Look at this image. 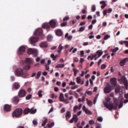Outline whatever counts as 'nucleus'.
I'll return each instance as SVG.
<instances>
[{"instance_id": "7ed1b4c3", "label": "nucleus", "mask_w": 128, "mask_h": 128, "mask_svg": "<svg viewBox=\"0 0 128 128\" xmlns=\"http://www.w3.org/2000/svg\"><path fill=\"white\" fill-rule=\"evenodd\" d=\"M16 74L17 76H22L26 78V76H28V73L27 72H24V70L22 68H18L16 71Z\"/></svg>"}, {"instance_id": "f3484780", "label": "nucleus", "mask_w": 128, "mask_h": 128, "mask_svg": "<svg viewBox=\"0 0 128 128\" xmlns=\"http://www.w3.org/2000/svg\"><path fill=\"white\" fill-rule=\"evenodd\" d=\"M82 109V110H84V112L86 114H92V112H90V110L86 108V106H83Z\"/></svg>"}, {"instance_id": "4c0bfd02", "label": "nucleus", "mask_w": 128, "mask_h": 128, "mask_svg": "<svg viewBox=\"0 0 128 128\" xmlns=\"http://www.w3.org/2000/svg\"><path fill=\"white\" fill-rule=\"evenodd\" d=\"M88 94V96H92V91H86L85 92V96Z\"/></svg>"}, {"instance_id": "864d4df0", "label": "nucleus", "mask_w": 128, "mask_h": 128, "mask_svg": "<svg viewBox=\"0 0 128 128\" xmlns=\"http://www.w3.org/2000/svg\"><path fill=\"white\" fill-rule=\"evenodd\" d=\"M78 85H76L74 86H72L70 88L71 90H76V88H78Z\"/></svg>"}, {"instance_id": "3c124183", "label": "nucleus", "mask_w": 128, "mask_h": 128, "mask_svg": "<svg viewBox=\"0 0 128 128\" xmlns=\"http://www.w3.org/2000/svg\"><path fill=\"white\" fill-rule=\"evenodd\" d=\"M45 67H46V70H50V66L48 64H45Z\"/></svg>"}, {"instance_id": "a18cd8bd", "label": "nucleus", "mask_w": 128, "mask_h": 128, "mask_svg": "<svg viewBox=\"0 0 128 128\" xmlns=\"http://www.w3.org/2000/svg\"><path fill=\"white\" fill-rule=\"evenodd\" d=\"M97 120L98 122H102V120H103L102 117V116L98 117Z\"/></svg>"}, {"instance_id": "a211bd4d", "label": "nucleus", "mask_w": 128, "mask_h": 128, "mask_svg": "<svg viewBox=\"0 0 128 128\" xmlns=\"http://www.w3.org/2000/svg\"><path fill=\"white\" fill-rule=\"evenodd\" d=\"M110 82L111 84L114 86H116V78H110Z\"/></svg>"}, {"instance_id": "5fc2aeb1", "label": "nucleus", "mask_w": 128, "mask_h": 128, "mask_svg": "<svg viewBox=\"0 0 128 128\" xmlns=\"http://www.w3.org/2000/svg\"><path fill=\"white\" fill-rule=\"evenodd\" d=\"M92 12H96V6H94V5L92 6Z\"/></svg>"}, {"instance_id": "6ab92c4d", "label": "nucleus", "mask_w": 128, "mask_h": 128, "mask_svg": "<svg viewBox=\"0 0 128 128\" xmlns=\"http://www.w3.org/2000/svg\"><path fill=\"white\" fill-rule=\"evenodd\" d=\"M103 54H104V52L102 51V50H97L96 54L98 56L97 58H100V56H102Z\"/></svg>"}, {"instance_id": "b1692460", "label": "nucleus", "mask_w": 128, "mask_h": 128, "mask_svg": "<svg viewBox=\"0 0 128 128\" xmlns=\"http://www.w3.org/2000/svg\"><path fill=\"white\" fill-rule=\"evenodd\" d=\"M40 48H48V43L44 42L40 44Z\"/></svg>"}, {"instance_id": "37998d69", "label": "nucleus", "mask_w": 128, "mask_h": 128, "mask_svg": "<svg viewBox=\"0 0 128 128\" xmlns=\"http://www.w3.org/2000/svg\"><path fill=\"white\" fill-rule=\"evenodd\" d=\"M110 38V35L106 34V35L104 36V40H106Z\"/></svg>"}, {"instance_id": "9b49d317", "label": "nucleus", "mask_w": 128, "mask_h": 128, "mask_svg": "<svg viewBox=\"0 0 128 128\" xmlns=\"http://www.w3.org/2000/svg\"><path fill=\"white\" fill-rule=\"evenodd\" d=\"M4 110L6 112H10V110H12V106L8 104H6L4 106Z\"/></svg>"}, {"instance_id": "5701e85b", "label": "nucleus", "mask_w": 128, "mask_h": 128, "mask_svg": "<svg viewBox=\"0 0 128 128\" xmlns=\"http://www.w3.org/2000/svg\"><path fill=\"white\" fill-rule=\"evenodd\" d=\"M70 116H72V112L70 111H67L66 115V118L68 120V118H70Z\"/></svg>"}, {"instance_id": "603ef678", "label": "nucleus", "mask_w": 128, "mask_h": 128, "mask_svg": "<svg viewBox=\"0 0 128 128\" xmlns=\"http://www.w3.org/2000/svg\"><path fill=\"white\" fill-rule=\"evenodd\" d=\"M106 68V64H102L101 65V68H102V70H104V68Z\"/></svg>"}, {"instance_id": "9d476101", "label": "nucleus", "mask_w": 128, "mask_h": 128, "mask_svg": "<svg viewBox=\"0 0 128 128\" xmlns=\"http://www.w3.org/2000/svg\"><path fill=\"white\" fill-rule=\"evenodd\" d=\"M39 38L36 36H32L30 38V43L32 44H36V42H38Z\"/></svg>"}, {"instance_id": "a878e982", "label": "nucleus", "mask_w": 128, "mask_h": 128, "mask_svg": "<svg viewBox=\"0 0 128 128\" xmlns=\"http://www.w3.org/2000/svg\"><path fill=\"white\" fill-rule=\"evenodd\" d=\"M64 68V64H58L56 66V68Z\"/></svg>"}, {"instance_id": "f03ea898", "label": "nucleus", "mask_w": 128, "mask_h": 128, "mask_svg": "<svg viewBox=\"0 0 128 128\" xmlns=\"http://www.w3.org/2000/svg\"><path fill=\"white\" fill-rule=\"evenodd\" d=\"M56 26V22L54 20H52L48 23H44L42 25V28L48 30L51 27L52 28H54Z\"/></svg>"}, {"instance_id": "2eb2a0df", "label": "nucleus", "mask_w": 128, "mask_h": 128, "mask_svg": "<svg viewBox=\"0 0 128 128\" xmlns=\"http://www.w3.org/2000/svg\"><path fill=\"white\" fill-rule=\"evenodd\" d=\"M82 106V104H80L79 106L76 105L73 108V112L76 114V110H81Z\"/></svg>"}, {"instance_id": "79ce46f5", "label": "nucleus", "mask_w": 128, "mask_h": 128, "mask_svg": "<svg viewBox=\"0 0 128 128\" xmlns=\"http://www.w3.org/2000/svg\"><path fill=\"white\" fill-rule=\"evenodd\" d=\"M105 100H106V102H110V100H112V98H110L107 96L105 98Z\"/></svg>"}, {"instance_id": "13d9d810", "label": "nucleus", "mask_w": 128, "mask_h": 128, "mask_svg": "<svg viewBox=\"0 0 128 128\" xmlns=\"http://www.w3.org/2000/svg\"><path fill=\"white\" fill-rule=\"evenodd\" d=\"M32 124L34 126H36V124H38V122L36 120H34L32 121Z\"/></svg>"}, {"instance_id": "bf43d9fd", "label": "nucleus", "mask_w": 128, "mask_h": 128, "mask_svg": "<svg viewBox=\"0 0 128 128\" xmlns=\"http://www.w3.org/2000/svg\"><path fill=\"white\" fill-rule=\"evenodd\" d=\"M75 84H76V82H72V81H71L69 84V86H74Z\"/></svg>"}, {"instance_id": "dca6fc26", "label": "nucleus", "mask_w": 128, "mask_h": 128, "mask_svg": "<svg viewBox=\"0 0 128 128\" xmlns=\"http://www.w3.org/2000/svg\"><path fill=\"white\" fill-rule=\"evenodd\" d=\"M35 36H41L42 34V29L40 28H38L34 32Z\"/></svg>"}, {"instance_id": "473e14b6", "label": "nucleus", "mask_w": 128, "mask_h": 128, "mask_svg": "<svg viewBox=\"0 0 128 128\" xmlns=\"http://www.w3.org/2000/svg\"><path fill=\"white\" fill-rule=\"evenodd\" d=\"M50 57L53 58V60H56V58H58V54H56V56L54 55V54H52L50 55Z\"/></svg>"}, {"instance_id": "c9c22d12", "label": "nucleus", "mask_w": 128, "mask_h": 128, "mask_svg": "<svg viewBox=\"0 0 128 128\" xmlns=\"http://www.w3.org/2000/svg\"><path fill=\"white\" fill-rule=\"evenodd\" d=\"M72 70L74 72V76H76V74H78V72L79 70L74 68H73Z\"/></svg>"}, {"instance_id": "680f3d73", "label": "nucleus", "mask_w": 128, "mask_h": 128, "mask_svg": "<svg viewBox=\"0 0 128 128\" xmlns=\"http://www.w3.org/2000/svg\"><path fill=\"white\" fill-rule=\"evenodd\" d=\"M76 127H77L78 128H82V126H80V122H78V123L76 124Z\"/></svg>"}, {"instance_id": "ea45409f", "label": "nucleus", "mask_w": 128, "mask_h": 128, "mask_svg": "<svg viewBox=\"0 0 128 128\" xmlns=\"http://www.w3.org/2000/svg\"><path fill=\"white\" fill-rule=\"evenodd\" d=\"M46 122H48V118H46V120L42 123V126H44L46 124Z\"/></svg>"}, {"instance_id": "e2e57ef3", "label": "nucleus", "mask_w": 128, "mask_h": 128, "mask_svg": "<svg viewBox=\"0 0 128 128\" xmlns=\"http://www.w3.org/2000/svg\"><path fill=\"white\" fill-rule=\"evenodd\" d=\"M89 124H94V120H90L89 121Z\"/></svg>"}, {"instance_id": "49530a36", "label": "nucleus", "mask_w": 128, "mask_h": 128, "mask_svg": "<svg viewBox=\"0 0 128 128\" xmlns=\"http://www.w3.org/2000/svg\"><path fill=\"white\" fill-rule=\"evenodd\" d=\"M80 54L81 58H84V50H81Z\"/></svg>"}, {"instance_id": "4be33fe9", "label": "nucleus", "mask_w": 128, "mask_h": 128, "mask_svg": "<svg viewBox=\"0 0 128 128\" xmlns=\"http://www.w3.org/2000/svg\"><path fill=\"white\" fill-rule=\"evenodd\" d=\"M19 102H20V99L18 98V97L15 96L13 98V102L14 104H18Z\"/></svg>"}, {"instance_id": "0eeeda50", "label": "nucleus", "mask_w": 128, "mask_h": 128, "mask_svg": "<svg viewBox=\"0 0 128 128\" xmlns=\"http://www.w3.org/2000/svg\"><path fill=\"white\" fill-rule=\"evenodd\" d=\"M28 54H34V56H38V50L32 48H29L28 50Z\"/></svg>"}, {"instance_id": "ddd939ff", "label": "nucleus", "mask_w": 128, "mask_h": 128, "mask_svg": "<svg viewBox=\"0 0 128 128\" xmlns=\"http://www.w3.org/2000/svg\"><path fill=\"white\" fill-rule=\"evenodd\" d=\"M121 81L122 82L126 88V90H128V80H126V77H122L121 78Z\"/></svg>"}, {"instance_id": "f257e3e1", "label": "nucleus", "mask_w": 128, "mask_h": 128, "mask_svg": "<svg viewBox=\"0 0 128 128\" xmlns=\"http://www.w3.org/2000/svg\"><path fill=\"white\" fill-rule=\"evenodd\" d=\"M124 103L122 102H118V100H114V103H104V106L106 108H108L109 110H116L118 106V108H122Z\"/></svg>"}, {"instance_id": "2f4dec72", "label": "nucleus", "mask_w": 128, "mask_h": 128, "mask_svg": "<svg viewBox=\"0 0 128 128\" xmlns=\"http://www.w3.org/2000/svg\"><path fill=\"white\" fill-rule=\"evenodd\" d=\"M54 126V122H52L50 124H47V126L48 128H52V126Z\"/></svg>"}, {"instance_id": "aec40b11", "label": "nucleus", "mask_w": 128, "mask_h": 128, "mask_svg": "<svg viewBox=\"0 0 128 128\" xmlns=\"http://www.w3.org/2000/svg\"><path fill=\"white\" fill-rule=\"evenodd\" d=\"M20 84L18 82H14L12 84V88H14L15 90H18L20 88Z\"/></svg>"}, {"instance_id": "20e7f679", "label": "nucleus", "mask_w": 128, "mask_h": 128, "mask_svg": "<svg viewBox=\"0 0 128 128\" xmlns=\"http://www.w3.org/2000/svg\"><path fill=\"white\" fill-rule=\"evenodd\" d=\"M22 114V109L21 108H17L14 110L12 113V116L16 118H20V116Z\"/></svg>"}, {"instance_id": "393cba45", "label": "nucleus", "mask_w": 128, "mask_h": 128, "mask_svg": "<svg viewBox=\"0 0 128 128\" xmlns=\"http://www.w3.org/2000/svg\"><path fill=\"white\" fill-rule=\"evenodd\" d=\"M100 4H102L101 6V8L104 9L106 8V1H101L100 2Z\"/></svg>"}, {"instance_id": "052dcab7", "label": "nucleus", "mask_w": 128, "mask_h": 128, "mask_svg": "<svg viewBox=\"0 0 128 128\" xmlns=\"http://www.w3.org/2000/svg\"><path fill=\"white\" fill-rule=\"evenodd\" d=\"M112 12V9L111 8H108V10H107L108 14H110Z\"/></svg>"}, {"instance_id": "6e6552de", "label": "nucleus", "mask_w": 128, "mask_h": 128, "mask_svg": "<svg viewBox=\"0 0 128 128\" xmlns=\"http://www.w3.org/2000/svg\"><path fill=\"white\" fill-rule=\"evenodd\" d=\"M112 86L110 84H108L107 86H106L104 90V94H110V92H112Z\"/></svg>"}, {"instance_id": "4468645a", "label": "nucleus", "mask_w": 128, "mask_h": 128, "mask_svg": "<svg viewBox=\"0 0 128 128\" xmlns=\"http://www.w3.org/2000/svg\"><path fill=\"white\" fill-rule=\"evenodd\" d=\"M74 122H78V118L76 114H74L72 118L70 120V124H72V122H74Z\"/></svg>"}, {"instance_id": "09e8293b", "label": "nucleus", "mask_w": 128, "mask_h": 128, "mask_svg": "<svg viewBox=\"0 0 128 128\" xmlns=\"http://www.w3.org/2000/svg\"><path fill=\"white\" fill-rule=\"evenodd\" d=\"M82 14H86V12H87V11H86V8L84 9H82Z\"/></svg>"}, {"instance_id": "0e129e2a", "label": "nucleus", "mask_w": 128, "mask_h": 128, "mask_svg": "<svg viewBox=\"0 0 128 128\" xmlns=\"http://www.w3.org/2000/svg\"><path fill=\"white\" fill-rule=\"evenodd\" d=\"M74 62H78V58L76 57H74Z\"/></svg>"}, {"instance_id": "a19ab883", "label": "nucleus", "mask_w": 128, "mask_h": 128, "mask_svg": "<svg viewBox=\"0 0 128 128\" xmlns=\"http://www.w3.org/2000/svg\"><path fill=\"white\" fill-rule=\"evenodd\" d=\"M84 30H86V28H84V26H82L79 28L78 32H84Z\"/></svg>"}, {"instance_id": "423d86ee", "label": "nucleus", "mask_w": 128, "mask_h": 128, "mask_svg": "<svg viewBox=\"0 0 128 128\" xmlns=\"http://www.w3.org/2000/svg\"><path fill=\"white\" fill-rule=\"evenodd\" d=\"M36 112V109H34V108H26L24 110V114H34Z\"/></svg>"}, {"instance_id": "7c9ffc66", "label": "nucleus", "mask_w": 128, "mask_h": 128, "mask_svg": "<svg viewBox=\"0 0 128 128\" xmlns=\"http://www.w3.org/2000/svg\"><path fill=\"white\" fill-rule=\"evenodd\" d=\"M86 100H87V104L89 106H92V102L90 100H88V99L86 98Z\"/></svg>"}, {"instance_id": "58836bf2", "label": "nucleus", "mask_w": 128, "mask_h": 128, "mask_svg": "<svg viewBox=\"0 0 128 128\" xmlns=\"http://www.w3.org/2000/svg\"><path fill=\"white\" fill-rule=\"evenodd\" d=\"M38 96L39 98H42V90H40L38 91Z\"/></svg>"}, {"instance_id": "c03bdc74", "label": "nucleus", "mask_w": 128, "mask_h": 128, "mask_svg": "<svg viewBox=\"0 0 128 128\" xmlns=\"http://www.w3.org/2000/svg\"><path fill=\"white\" fill-rule=\"evenodd\" d=\"M26 98L28 100H30V98H32V94L27 95L26 97Z\"/></svg>"}, {"instance_id": "1a4fd4ad", "label": "nucleus", "mask_w": 128, "mask_h": 128, "mask_svg": "<svg viewBox=\"0 0 128 128\" xmlns=\"http://www.w3.org/2000/svg\"><path fill=\"white\" fill-rule=\"evenodd\" d=\"M26 94V92L24 89H21L18 92V96L20 98H24Z\"/></svg>"}, {"instance_id": "338daca9", "label": "nucleus", "mask_w": 128, "mask_h": 128, "mask_svg": "<svg viewBox=\"0 0 128 128\" xmlns=\"http://www.w3.org/2000/svg\"><path fill=\"white\" fill-rule=\"evenodd\" d=\"M54 90L56 92H58V87L54 88Z\"/></svg>"}, {"instance_id": "f8f14e48", "label": "nucleus", "mask_w": 128, "mask_h": 128, "mask_svg": "<svg viewBox=\"0 0 128 128\" xmlns=\"http://www.w3.org/2000/svg\"><path fill=\"white\" fill-rule=\"evenodd\" d=\"M24 52H26V47L24 46H20L18 50V54L22 55L24 54Z\"/></svg>"}, {"instance_id": "412c9836", "label": "nucleus", "mask_w": 128, "mask_h": 128, "mask_svg": "<svg viewBox=\"0 0 128 128\" xmlns=\"http://www.w3.org/2000/svg\"><path fill=\"white\" fill-rule=\"evenodd\" d=\"M56 34L58 36H62V31L60 29H58L56 30Z\"/></svg>"}, {"instance_id": "72a5a7b5", "label": "nucleus", "mask_w": 128, "mask_h": 128, "mask_svg": "<svg viewBox=\"0 0 128 128\" xmlns=\"http://www.w3.org/2000/svg\"><path fill=\"white\" fill-rule=\"evenodd\" d=\"M63 48L64 47L62 46V44H60L59 45V46L58 47V52H62V50Z\"/></svg>"}, {"instance_id": "c756f323", "label": "nucleus", "mask_w": 128, "mask_h": 128, "mask_svg": "<svg viewBox=\"0 0 128 128\" xmlns=\"http://www.w3.org/2000/svg\"><path fill=\"white\" fill-rule=\"evenodd\" d=\"M76 82L77 84H80L82 82V78L80 76L77 77L76 78Z\"/></svg>"}, {"instance_id": "8fccbe9b", "label": "nucleus", "mask_w": 128, "mask_h": 128, "mask_svg": "<svg viewBox=\"0 0 128 128\" xmlns=\"http://www.w3.org/2000/svg\"><path fill=\"white\" fill-rule=\"evenodd\" d=\"M66 24H68V23H66V22H64L61 24L60 26H62V27L66 26Z\"/></svg>"}, {"instance_id": "e433bc0d", "label": "nucleus", "mask_w": 128, "mask_h": 128, "mask_svg": "<svg viewBox=\"0 0 128 128\" xmlns=\"http://www.w3.org/2000/svg\"><path fill=\"white\" fill-rule=\"evenodd\" d=\"M118 50H119L118 48L116 47L113 49H112L111 52H118Z\"/></svg>"}, {"instance_id": "39448f33", "label": "nucleus", "mask_w": 128, "mask_h": 128, "mask_svg": "<svg viewBox=\"0 0 128 128\" xmlns=\"http://www.w3.org/2000/svg\"><path fill=\"white\" fill-rule=\"evenodd\" d=\"M24 64L25 66H23V68L28 70L30 68V64H32V60L30 58H26Z\"/></svg>"}, {"instance_id": "69168bd1", "label": "nucleus", "mask_w": 128, "mask_h": 128, "mask_svg": "<svg viewBox=\"0 0 128 128\" xmlns=\"http://www.w3.org/2000/svg\"><path fill=\"white\" fill-rule=\"evenodd\" d=\"M48 102H49V104H52V102H54V100L52 99H48Z\"/></svg>"}, {"instance_id": "bb28decb", "label": "nucleus", "mask_w": 128, "mask_h": 128, "mask_svg": "<svg viewBox=\"0 0 128 128\" xmlns=\"http://www.w3.org/2000/svg\"><path fill=\"white\" fill-rule=\"evenodd\" d=\"M60 102H64V94L61 93L60 95Z\"/></svg>"}, {"instance_id": "c85d7f7f", "label": "nucleus", "mask_w": 128, "mask_h": 128, "mask_svg": "<svg viewBox=\"0 0 128 128\" xmlns=\"http://www.w3.org/2000/svg\"><path fill=\"white\" fill-rule=\"evenodd\" d=\"M40 76H42V72L39 71L38 72L36 76L35 77L36 80H38L40 78Z\"/></svg>"}, {"instance_id": "de8ad7c7", "label": "nucleus", "mask_w": 128, "mask_h": 128, "mask_svg": "<svg viewBox=\"0 0 128 128\" xmlns=\"http://www.w3.org/2000/svg\"><path fill=\"white\" fill-rule=\"evenodd\" d=\"M70 20V17L68 16H65L63 19V22H66V20Z\"/></svg>"}, {"instance_id": "f704fd0d", "label": "nucleus", "mask_w": 128, "mask_h": 128, "mask_svg": "<svg viewBox=\"0 0 128 128\" xmlns=\"http://www.w3.org/2000/svg\"><path fill=\"white\" fill-rule=\"evenodd\" d=\"M126 64V60H122L120 62V66H124Z\"/></svg>"}, {"instance_id": "6e6d98bb", "label": "nucleus", "mask_w": 128, "mask_h": 128, "mask_svg": "<svg viewBox=\"0 0 128 128\" xmlns=\"http://www.w3.org/2000/svg\"><path fill=\"white\" fill-rule=\"evenodd\" d=\"M108 14V10H103V14L104 16H106Z\"/></svg>"}, {"instance_id": "4d7b16f0", "label": "nucleus", "mask_w": 128, "mask_h": 128, "mask_svg": "<svg viewBox=\"0 0 128 128\" xmlns=\"http://www.w3.org/2000/svg\"><path fill=\"white\" fill-rule=\"evenodd\" d=\"M52 96V98H58V96H54V94H52L51 95Z\"/></svg>"}, {"instance_id": "cd10ccee", "label": "nucleus", "mask_w": 128, "mask_h": 128, "mask_svg": "<svg viewBox=\"0 0 128 128\" xmlns=\"http://www.w3.org/2000/svg\"><path fill=\"white\" fill-rule=\"evenodd\" d=\"M96 56V54H92V56H88V60H90V58L91 60H94V58Z\"/></svg>"}, {"instance_id": "774afa93", "label": "nucleus", "mask_w": 128, "mask_h": 128, "mask_svg": "<svg viewBox=\"0 0 128 128\" xmlns=\"http://www.w3.org/2000/svg\"><path fill=\"white\" fill-rule=\"evenodd\" d=\"M84 24H86V22H81L80 24V26H84Z\"/></svg>"}]
</instances>
